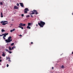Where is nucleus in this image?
Here are the masks:
<instances>
[{
  "instance_id": "f257e3e1",
  "label": "nucleus",
  "mask_w": 73,
  "mask_h": 73,
  "mask_svg": "<svg viewBox=\"0 0 73 73\" xmlns=\"http://www.w3.org/2000/svg\"><path fill=\"white\" fill-rule=\"evenodd\" d=\"M38 24L39 26H40V28H43L44 25H45V23L42 21H40V23H38Z\"/></svg>"
},
{
  "instance_id": "f03ea898",
  "label": "nucleus",
  "mask_w": 73,
  "mask_h": 73,
  "mask_svg": "<svg viewBox=\"0 0 73 73\" xmlns=\"http://www.w3.org/2000/svg\"><path fill=\"white\" fill-rule=\"evenodd\" d=\"M11 38H12V37H8V39H7L5 40V41L7 43L11 42V41H12V39H11Z\"/></svg>"
},
{
  "instance_id": "7ed1b4c3",
  "label": "nucleus",
  "mask_w": 73,
  "mask_h": 73,
  "mask_svg": "<svg viewBox=\"0 0 73 73\" xmlns=\"http://www.w3.org/2000/svg\"><path fill=\"white\" fill-rule=\"evenodd\" d=\"M7 22H8V21H2L1 22V24L2 23V25H6V24H8V23H7Z\"/></svg>"
},
{
  "instance_id": "20e7f679",
  "label": "nucleus",
  "mask_w": 73,
  "mask_h": 73,
  "mask_svg": "<svg viewBox=\"0 0 73 73\" xmlns=\"http://www.w3.org/2000/svg\"><path fill=\"white\" fill-rule=\"evenodd\" d=\"M8 35V33H5L4 34H3L1 35H0V36H3V37H6V36L7 35Z\"/></svg>"
},
{
  "instance_id": "39448f33",
  "label": "nucleus",
  "mask_w": 73,
  "mask_h": 73,
  "mask_svg": "<svg viewBox=\"0 0 73 73\" xmlns=\"http://www.w3.org/2000/svg\"><path fill=\"white\" fill-rule=\"evenodd\" d=\"M24 13H27V11H29V10H28V9L27 8H26L25 9H24Z\"/></svg>"
},
{
  "instance_id": "423d86ee",
  "label": "nucleus",
  "mask_w": 73,
  "mask_h": 73,
  "mask_svg": "<svg viewBox=\"0 0 73 73\" xmlns=\"http://www.w3.org/2000/svg\"><path fill=\"white\" fill-rule=\"evenodd\" d=\"M34 14H35V12H34L33 11H30L29 15H34Z\"/></svg>"
},
{
  "instance_id": "0eeeda50",
  "label": "nucleus",
  "mask_w": 73,
  "mask_h": 73,
  "mask_svg": "<svg viewBox=\"0 0 73 73\" xmlns=\"http://www.w3.org/2000/svg\"><path fill=\"white\" fill-rule=\"evenodd\" d=\"M19 25L20 27V26H23L24 27V26H25V24L21 23L19 24Z\"/></svg>"
},
{
  "instance_id": "6e6552de",
  "label": "nucleus",
  "mask_w": 73,
  "mask_h": 73,
  "mask_svg": "<svg viewBox=\"0 0 73 73\" xmlns=\"http://www.w3.org/2000/svg\"><path fill=\"white\" fill-rule=\"evenodd\" d=\"M33 11L34 12V13H35V14H36V15H37V14H38V13L37 11V10H34Z\"/></svg>"
},
{
  "instance_id": "1a4fd4ad",
  "label": "nucleus",
  "mask_w": 73,
  "mask_h": 73,
  "mask_svg": "<svg viewBox=\"0 0 73 73\" xmlns=\"http://www.w3.org/2000/svg\"><path fill=\"white\" fill-rule=\"evenodd\" d=\"M19 4L21 5V6L22 7H24V5H23V3H19Z\"/></svg>"
},
{
  "instance_id": "9d476101",
  "label": "nucleus",
  "mask_w": 73,
  "mask_h": 73,
  "mask_svg": "<svg viewBox=\"0 0 73 73\" xmlns=\"http://www.w3.org/2000/svg\"><path fill=\"white\" fill-rule=\"evenodd\" d=\"M14 9H18V7H17V6H14Z\"/></svg>"
},
{
  "instance_id": "9b49d317",
  "label": "nucleus",
  "mask_w": 73,
  "mask_h": 73,
  "mask_svg": "<svg viewBox=\"0 0 73 73\" xmlns=\"http://www.w3.org/2000/svg\"><path fill=\"white\" fill-rule=\"evenodd\" d=\"M3 54H2V56L3 57H5V53L4 52H2Z\"/></svg>"
},
{
  "instance_id": "f8f14e48",
  "label": "nucleus",
  "mask_w": 73,
  "mask_h": 73,
  "mask_svg": "<svg viewBox=\"0 0 73 73\" xmlns=\"http://www.w3.org/2000/svg\"><path fill=\"white\" fill-rule=\"evenodd\" d=\"M19 28H21L22 29H24V28H23V27L21 26H19Z\"/></svg>"
},
{
  "instance_id": "ddd939ff",
  "label": "nucleus",
  "mask_w": 73,
  "mask_h": 73,
  "mask_svg": "<svg viewBox=\"0 0 73 73\" xmlns=\"http://www.w3.org/2000/svg\"><path fill=\"white\" fill-rule=\"evenodd\" d=\"M1 17H3V13L2 12L1 13Z\"/></svg>"
},
{
  "instance_id": "4468645a",
  "label": "nucleus",
  "mask_w": 73,
  "mask_h": 73,
  "mask_svg": "<svg viewBox=\"0 0 73 73\" xmlns=\"http://www.w3.org/2000/svg\"><path fill=\"white\" fill-rule=\"evenodd\" d=\"M27 29H31V27H30L29 26H28L27 27Z\"/></svg>"
},
{
  "instance_id": "2eb2a0df",
  "label": "nucleus",
  "mask_w": 73,
  "mask_h": 73,
  "mask_svg": "<svg viewBox=\"0 0 73 73\" xmlns=\"http://www.w3.org/2000/svg\"><path fill=\"white\" fill-rule=\"evenodd\" d=\"M8 58L9 59L8 61H9V62H11V61L10 60V58L9 57H8Z\"/></svg>"
},
{
  "instance_id": "dca6fc26",
  "label": "nucleus",
  "mask_w": 73,
  "mask_h": 73,
  "mask_svg": "<svg viewBox=\"0 0 73 73\" xmlns=\"http://www.w3.org/2000/svg\"><path fill=\"white\" fill-rule=\"evenodd\" d=\"M31 23H28V26H31Z\"/></svg>"
},
{
  "instance_id": "f3484780",
  "label": "nucleus",
  "mask_w": 73,
  "mask_h": 73,
  "mask_svg": "<svg viewBox=\"0 0 73 73\" xmlns=\"http://www.w3.org/2000/svg\"><path fill=\"white\" fill-rule=\"evenodd\" d=\"M16 48V47L15 46H14L12 48H11L12 50L13 49H14V48Z\"/></svg>"
},
{
  "instance_id": "a211bd4d",
  "label": "nucleus",
  "mask_w": 73,
  "mask_h": 73,
  "mask_svg": "<svg viewBox=\"0 0 73 73\" xmlns=\"http://www.w3.org/2000/svg\"><path fill=\"white\" fill-rule=\"evenodd\" d=\"M30 17V15H28L26 16L27 18H28V17Z\"/></svg>"
},
{
  "instance_id": "6ab92c4d",
  "label": "nucleus",
  "mask_w": 73,
  "mask_h": 73,
  "mask_svg": "<svg viewBox=\"0 0 73 73\" xmlns=\"http://www.w3.org/2000/svg\"><path fill=\"white\" fill-rule=\"evenodd\" d=\"M2 32H5V30L3 29L1 30Z\"/></svg>"
},
{
  "instance_id": "aec40b11",
  "label": "nucleus",
  "mask_w": 73,
  "mask_h": 73,
  "mask_svg": "<svg viewBox=\"0 0 73 73\" xmlns=\"http://www.w3.org/2000/svg\"><path fill=\"white\" fill-rule=\"evenodd\" d=\"M9 50H12V48H11V47L10 46L9 47Z\"/></svg>"
},
{
  "instance_id": "412c9836",
  "label": "nucleus",
  "mask_w": 73,
  "mask_h": 73,
  "mask_svg": "<svg viewBox=\"0 0 73 73\" xmlns=\"http://www.w3.org/2000/svg\"><path fill=\"white\" fill-rule=\"evenodd\" d=\"M14 44V43H12L11 44V46H13Z\"/></svg>"
},
{
  "instance_id": "4be33fe9",
  "label": "nucleus",
  "mask_w": 73,
  "mask_h": 73,
  "mask_svg": "<svg viewBox=\"0 0 73 73\" xmlns=\"http://www.w3.org/2000/svg\"><path fill=\"white\" fill-rule=\"evenodd\" d=\"M5 51H6L7 52H9V50H8L7 49H5Z\"/></svg>"
},
{
  "instance_id": "5701e85b",
  "label": "nucleus",
  "mask_w": 73,
  "mask_h": 73,
  "mask_svg": "<svg viewBox=\"0 0 73 73\" xmlns=\"http://www.w3.org/2000/svg\"><path fill=\"white\" fill-rule=\"evenodd\" d=\"M61 68H64V66L63 65L62 66H61Z\"/></svg>"
},
{
  "instance_id": "b1692460",
  "label": "nucleus",
  "mask_w": 73,
  "mask_h": 73,
  "mask_svg": "<svg viewBox=\"0 0 73 73\" xmlns=\"http://www.w3.org/2000/svg\"><path fill=\"white\" fill-rule=\"evenodd\" d=\"M8 52L9 53H10V54L12 53V52L11 51L10 52L9 51V52Z\"/></svg>"
},
{
  "instance_id": "393cba45",
  "label": "nucleus",
  "mask_w": 73,
  "mask_h": 73,
  "mask_svg": "<svg viewBox=\"0 0 73 73\" xmlns=\"http://www.w3.org/2000/svg\"><path fill=\"white\" fill-rule=\"evenodd\" d=\"M0 5H3V3L2 2H1L0 3Z\"/></svg>"
},
{
  "instance_id": "a878e982",
  "label": "nucleus",
  "mask_w": 73,
  "mask_h": 73,
  "mask_svg": "<svg viewBox=\"0 0 73 73\" xmlns=\"http://www.w3.org/2000/svg\"><path fill=\"white\" fill-rule=\"evenodd\" d=\"M17 6H19V3H17Z\"/></svg>"
},
{
  "instance_id": "bb28decb",
  "label": "nucleus",
  "mask_w": 73,
  "mask_h": 73,
  "mask_svg": "<svg viewBox=\"0 0 73 73\" xmlns=\"http://www.w3.org/2000/svg\"><path fill=\"white\" fill-rule=\"evenodd\" d=\"M21 16L22 17H24V14H22L21 15Z\"/></svg>"
},
{
  "instance_id": "cd10ccee",
  "label": "nucleus",
  "mask_w": 73,
  "mask_h": 73,
  "mask_svg": "<svg viewBox=\"0 0 73 73\" xmlns=\"http://www.w3.org/2000/svg\"><path fill=\"white\" fill-rule=\"evenodd\" d=\"M15 31V29H13V31Z\"/></svg>"
},
{
  "instance_id": "c85d7f7f",
  "label": "nucleus",
  "mask_w": 73,
  "mask_h": 73,
  "mask_svg": "<svg viewBox=\"0 0 73 73\" xmlns=\"http://www.w3.org/2000/svg\"><path fill=\"white\" fill-rule=\"evenodd\" d=\"M9 66V65H8V64H7V67H8Z\"/></svg>"
},
{
  "instance_id": "c756f323",
  "label": "nucleus",
  "mask_w": 73,
  "mask_h": 73,
  "mask_svg": "<svg viewBox=\"0 0 73 73\" xmlns=\"http://www.w3.org/2000/svg\"><path fill=\"white\" fill-rule=\"evenodd\" d=\"M13 30H11L10 31L11 32H13Z\"/></svg>"
},
{
  "instance_id": "7c9ffc66",
  "label": "nucleus",
  "mask_w": 73,
  "mask_h": 73,
  "mask_svg": "<svg viewBox=\"0 0 73 73\" xmlns=\"http://www.w3.org/2000/svg\"><path fill=\"white\" fill-rule=\"evenodd\" d=\"M19 36H20L21 37L22 36V35H19Z\"/></svg>"
},
{
  "instance_id": "2f4dec72",
  "label": "nucleus",
  "mask_w": 73,
  "mask_h": 73,
  "mask_svg": "<svg viewBox=\"0 0 73 73\" xmlns=\"http://www.w3.org/2000/svg\"><path fill=\"white\" fill-rule=\"evenodd\" d=\"M3 38L4 39V40H5V37H3Z\"/></svg>"
},
{
  "instance_id": "473e14b6",
  "label": "nucleus",
  "mask_w": 73,
  "mask_h": 73,
  "mask_svg": "<svg viewBox=\"0 0 73 73\" xmlns=\"http://www.w3.org/2000/svg\"><path fill=\"white\" fill-rule=\"evenodd\" d=\"M8 59V57H7V58H6V60H7Z\"/></svg>"
},
{
  "instance_id": "72a5a7b5",
  "label": "nucleus",
  "mask_w": 73,
  "mask_h": 73,
  "mask_svg": "<svg viewBox=\"0 0 73 73\" xmlns=\"http://www.w3.org/2000/svg\"><path fill=\"white\" fill-rule=\"evenodd\" d=\"M31 17H33V16L32 15H31Z\"/></svg>"
},
{
  "instance_id": "f704fd0d",
  "label": "nucleus",
  "mask_w": 73,
  "mask_h": 73,
  "mask_svg": "<svg viewBox=\"0 0 73 73\" xmlns=\"http://www.w3.org/2000/svg\"><path fill=\"white\" fill-rule=\"evenodd\" d=\"M52 69H54V68L53 67H52Z\"/></svg>"
},
{
  "instance_id": "c9c22d12",
  "label": "nucleus",
  "mask_w": 73,
  "mask_h": 73,
  "mask_svg": "<svg viewBox=\"0 0 73 73\" xmlns=\"http://www.w3.org/2000/svg\"><path fill=\"white\" fill-rule=\"evenodd\" d=\"M1 62V60H0V62Z\"/></svg>"
},
{
  "instance_id": "e433bc0d",
  "label": "nucleus",
  "mask_w": 73,
  "mask_h": 73,
  "mask_svg": "<svg viewBox=\"0 0 73 73\" xmlns=\"http://www.w3.org/2000/svg\"><path fill=\"white\" fill-rule=\"evenodd\" d=\"M12 21H14V20L13 19H12Z\"/></svg>"
},
{
  "instance_id": "4c0bfd02",
  "label": "nucleus",
  "mask_w": 73,
  "mask_h": 73,
  "mask_svg": "<svg viewBox=\"0 0 73 73\" xmlns=\"http://www.w3.org/2000/svg\"><path fill=\"white\" fill-rule=\"evenodd\" d=\"M31 44H33V42H31Z\"/></svg>"
},
{
  "instance_id": "58836bf2",
  "label": "nucleus",
  "mask_w": 73,
  "mask_h": 73,
  "mask_svg": "<svg viewBox=\"0 0 73 73\" xmlns=\"http://www.w3.org/2000/svg\"><path fill=\"white\" fill-rule=\"evenodd\" d=\"M36 26H38V25H37V24H36Z\"/></svg>"
},
{
  "instance_id": "ea45409f",
  "label": "nucleus",
  "mask_w": 73,
  "mask_h": 73,
  "mask_svg": "<svg viewBox=\"0 0 73 73\" xmlns=\"http://www.w3.org/2000/svg\"><path fill=\"white\" fill-rule=\"evenodd\" d=\"M72 54H73V52H72Z\"/></svg>"
},
{
  "instance_id": "a19ab883",
  "label": "nucleus",
  "mask_w": 73,
  "mask_h": 73,
  "mask_svg": "<svg viewBox=\"0 0 73 73\" xmlns=\"http://www.w3.org/2000/svg\"><path fill=\"white\" fill-rule=\"evenodd\" d=\"M1 57L0 56V59H1Z\"/></svg>"
},
{
  "instance_id": "79ce46f5",
  "label": "nucleus",
  "mask_w": 73,
  "mask_h": 73,
  "mask_svg": "<svg viewBox=\"0 0 73 73\" xmlns=\"http://www.w3.org/2000/svg\"><path fill=\"white\" fill-rule=\"evenodd\" d=\"M9 37H11V36H10Z\"/></svg>"
}]
</instances>
